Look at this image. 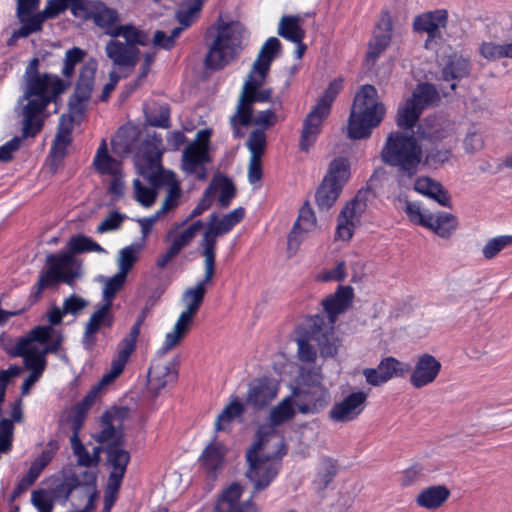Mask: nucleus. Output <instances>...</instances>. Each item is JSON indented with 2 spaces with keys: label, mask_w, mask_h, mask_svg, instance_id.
Masks as SVG:
<instances>
[{
  "label": "nucleus",
  "mask_w": 512,
  "mask_h": 512,
  "mask_svg": "<svg viewBox=\"0 0 512 512\" xmlns=\"http://www.w3.org/2000/svg\"><path fill=\"white\" fill-rule=\"evenodd\" d=\"M281 43L278 38L270 37L262 45L252 69L244 83L243 90L237 105L236 112L230 118L235 137L244 136L239 126H248L252 118V104L256 101H268L272 91L270 89H258L264 84L271 63L281 52Z\"/></svg>",
  "instance_id": "obj_1"
},
{
  "label": "nucleus",
  "mask_w": 512,
  "mask_h": 512,
  "mask_svg": "<svg viewBox=\"0 0 512 512\" xmlns=\"http://www.w3.org/2000/svg\"><path fill=\"white\" fill-rule=\"evenodd\" d=\"M39 61L34 58L30 62L25 76V88L20 103L22 106V136L34 137L43 126V112L47 105L60 93L64 86L60 78L50 74H38Z\"/></svg>",
  "instance_id": "obj_2"
},
{
  "label": "nucleus",
  "mask_w": 512,
  "mask_h": 512,
  "mask_svg": "<svg viewBox=\"0 0 512 512\" xmlns=\"http://www.w3.org/2000/svg\"><path fill=\"white\" fill-rule=\"evenodd\" d=\"M381 157L386 164L397 168L398 184L407 186L418 172L423 151L413 135L392 132L387 137Z\"/></svg>",
  "instance_id": "obj_3"
},
{
  "label": "nucleus",
  "mask_w": 512,
  "mask_h": 512,
  "mask_svg": "<svg viewBox=\"0 0 512 512\" xmlns=\"http://www.w3.org/2000/svg\"><path fill=\"white\" fill-rule=\"evenodd\" d=\"M282 436L271 424L259 427L255 440L246 451L248 469L246 477L256 479L259 469L266 470L268 479L276 476L279 470L278 458L285 454Z\"/></svg>",
  "instance_id": "obj_4"
},
{
  "label": "nucleus",
  "mask_w": 512,
  "mask_h": 512,
  "mask_svg": "<svg viewBox=\"0 0 512 512\" xmlns=\"http://www.w3.org/2000/svg\"><path fill=\"white\" fill-rule=\"evenodd\" d=\"M246 30L239 22H221L216 28H209L206 38H212L204 64L209 69L218 70L229 64L244 48Z\"/></svg>",
  "instance_id": "obj_5"
},
{
  "label": "nucleus",
  "mask_w": 512,
  "mask_h": 512,
  "mask_svg": "<svg viewBox=\"0 0 512 512\" xmlns=\"http://www.w3.org/2000/svg\"><path fill=\"white\" fill-rule=\"evenodd\" d=\"M161 153L153 143H147L136 156L135 165L139 174L153 186H166L167 193L161 205V212H169L179 205L182 191L173 172L160 166Z\"/></svg>",
  "instance_id": "obj_6"
},
{
  "label": "nucleus",
  "mask_w": 512,
  "mask_h": 512,
  "mask_svg": "<svg viewBox=\"0 0 512 512\" xmlns=\"http://www.w3.org/2000/svg\"><path fill=\"white\" fill-rule=\"evenodd\" d=\"M205 274L203 279L194 287L187 288L182 301L185 304V310L181 312L171 332L165 335L163 346L159 354L165 355L168 351L177 347L185 336L189 333L193 324L194 317L198 312L206 294V285H209L215 274V264L204 259Z\"/></svg>",
  "instance_id": "obj_7"
},
{
  "label": "nucleus",
  "mask_w": 512,
  "mask_h": 512,
  "mask_svg": "<svg viewBox=\"0 0 512 512\" xmlns=\"http://www.w3.org/2000/svg\"><path fill=\"white\" fill-rule=\"evenodd\" d=\"M385 106L379 100L377 89L369 84L356 93L348 122V136L363 139L371 135L384 118Z\"/></svg>",
  "instance_id": "obj_8"
},
{
  "label": "nucleus",
  "mask_w": 512,
  "mask_h": 512,
  "mask_svg": "<svg viewBox=\"0 0 512 512\" xmlns=\"http://www.w3.org/2000/svg\"><path fill=\"white\" fill-rule=\"evenodd\" d=\"M323 380L322 365L313 368L300 367L292 393L301 414H317L330 404L331 393Z\"/></svg>",
  "instance_id": "obj_9"
},
{
  "label": "nucleus",
  "mask_w": 512,
  "mask_h": 512,
  "mask_svg": "<svg viewBox=\"0 0 512 512\" xmlns=\"http://www.w3.org/2000/svg\"><path fill=\"white\" fill-rule=\"evenodd\" d=\"M63 342L61 332L51 326L33 328L26 337L15 345V356L23 358L24 364H42L46 367V355L56 353Z\"/></svg>",
  "instance_id": "obj_10"
},
{
  "label": "nucleus",
  "mask_w": 512,
  "mask_h": 512,
  "mask_svg": "<svg viewBox=\"0 0 512 512\" xmlns=\"http://www.w3.org/2000/svg\"><path fill=\"white\" fill-rule=\"evenodd\" d=\"M46 263L48 268L40 273L36 283L37 296L42 293V290L60 282L72 286L83 276L81 260L67 251L48 254Z\"/></svg>",
  "instance_id": "obj_11"
},
{
  "label": "nucleus",
  "mask_w": 512,
  "mask_h": 512,
  "mask_svg": "<svg viewBox=\"0 0 512 512\" xmlns=\"http://www.w3.org/2000/svg\"><path fill=\"white\" fill-rule=\"evenodd\" d=\"M245 216V210L242 207L219 218L216 214H211L207 229L201 240L202 255L205 260L215 264L217 239L230 232Z\"/></svg>",
  "instance_id": "obj_12"
},
{
  "label": "nucleus",
  "mask_w": 512,
  "mask_h": 512,
  "mask_svg": "<svg viewBox=\"0 0 512 512\" xmlns=\"http://www.w3.org/2000/svg\"><path fill=\"white\" fill-rule=\"evenodd\" d=\"M71 9L75 16L93 20L109 36L119 24L118 12L100 1L74 0Z\"/></svg>",
  "instance_id": "obj_13"
},
{
  "label": "nucleus",
  "mask_w": 512,
  "mask_h": 512,
  "mask_svg": "<svg viewBox=\"0 0 512 512\" xmlns=\"http://www.w3.org/2000/svg\"><path fill=\"white\" fill-rule=\"evenodd\" d=\"M405 213L412 223L426 227L442 238L449 237L457 227V220L454 215L444 212L427 213L416 202L407 201Z\"/></svg>",
  "instance_id": "obj_14"
},
{
  "label": "nucleus",
  "mask_w": 512,
  "mask_h": 512,
  "mask_svg": "<svg viewBox=\"0 0 512 512\" xmlns=\"http://www.w3.org/2000/svg\"><path fill=\"white\" fill-rule=\"evenodd\" d=\"M252 498L253 494L245 495L244 487L233 482L219 493L213 512H259Z\"/></svg>",
  "instance_id": "obj_15"
},
{
  "label": "nucleus",
  "mask_w": 512,
  "mask_h": 512,
  "mask_svg": "<svg viewBox=\"0 0 512 512\" xmlns=\"http://www.w3.org/2000/svg\"><path fill=\"white\" fill-rule=\"evenodd\" d=\"M449 24L448 11L446 9H436L417 15L413 20V30L417 33L427 34V45L429 41L442 40L444 33L457 37V35L447 32Z\"/></svg>",
  "instance_id": "obj_16"
},
{
  "label": "nucleus",
  "mask_w": 512,
  "mask_h": 512,
  "mask_svg": "<svg viewBox=\"0 0 512 512\" xmlns=\"http://www.w3.org/2000/svg\"><path fill=\"white\" fill-rule=\"evenodd\" d=\"M309 329L311 339L319 349L320 357L323 359L335 357L341 346V340L335 334L334 325L326 323L323 316L315 315L310 320Z\"/></svg>",
  "instance_id": "obj_17"
},
{
  "label": "nucleus",
  "mask_w": 512,
  "mask_h": 512,
  "mask_svg": "<svg viewBox=\"0 0 512 512\" xmlns=\"http://www.w3.org/2000/svg\"><path fill=\"white\" fill-rule=\"evenodd\" d=\"M367 195V191H359L354 199L341 210L338 217L336 239L347 241L352 237L354 228L366 210Z\"/></svg>",
  "instance_id": "obj_18"
},
{
  "label": "nucleus",
  "mask_w": 512,
  "mask_h": 512,
  "mask_svg": "<svg viewBox=\"0 0 512 512\" xmlns=\"http://www.w3.org/2000/svg\"><path fill=\"white\" fill-rule=\"evenodd\" d=\"M368 393L355 391L336 402L328 412V417L335 423L347 424L356 420L364 411Z\"/></svg>",
  "instance_id": "obj_19"
},
{
  "label": "nucleus",
  "mask_w": 512,
  "mask_h": 512,
  "mask_svg": "<svg viewBox=\"0 0 512 512\" xmlns=\"http://www.w3.org/2000/svg\"><path fill=\"white\" fill-rule=\"evenodd\" d=\"M127 414L126 408H116L105 412L100 420V431L94 439L107 447L121 446L123 442L122 420Z\"/></svg>",
  "instance_id": "obj_20"
},
{
  "label": "nucleus",
  "mask_w": 512,
  "mask_h": 512,
  "mask_svg": "<svg viewBox=\"0 0 512 512\" xmlns=\"http://www.w3.org/2000/svg\"><path fill=\"white\" fill-rule=\"evenodd\" d=\"M409 370L407 363L388 356L383 358L376 368H365L362 373L369 385L378 387L393 378L403 377Z\"/></svg>",
  "instance_id": "obj_21"
},
{
  "label": "nucleus",
  "mask_w": 512,
  "mask_h": 512,
  "mask_svg": "<svg viewBox=\"0 0 512 512\" xmlns=\"http://www.w3.org/2000/svg\"><path fill=\"white\" fill-rule=\"evenodd\" d=\"M441 363L429 353L421 354L415 361L409 382L415 389H421L432 384L440 374Z\"/></svg>",
  "instance_id": "obj_22"
},
{
  "label": "nucleus",
  "mask_w": 512,
  "mask_h": 512,
  "mask_svg": "<svg viewBox=\"0 0 512 512\" xmlns=\"http://www.w3.org/2000/svg\"><path fill=\"white\" fill-rule=\"evenodd\" d=\"M105 54L115 67L132 72L139 61L140 50L138 47L112 38L105 45Z\"/></svg>",
  "instance_id": "obj_23"
},
{
  "label": "nucleus",
  "mask_w": 512,
  "mask_h": 512,
  "mask_svg": "<svg viewBox=\"0 0 512 512\" xmlns=\"http://www.w3.org/2000/svg\"><path fill=\"white\" fill-rule=\"evenodd\" d=\"M178 370L172 361H154L148 371V389L158 395L166 386L174 384Z\"/></svg>",
  "instance_id": "obj_24"
},
{
  "label": "nucleus",
  "mask_w": 512,
  "mask_h": 512,
  "mask_svg": "<svg viewBox=\"0 0 512 512\" xmlns=\"http://www.w3.org/2000/svg\"><path fill=\"white\" fill-rule=\"evenodd\" d=\"M353 296V289L350 286H339L334 294L327 296L322 301L323 309L328 317L326 323L334 325L337 317L351 305Z\"/></svg>",
  "instance_id": "obj_25"
},
{
  "label": "nucleus",
  "mask_w": 512,
  "mask_h": 512,
  "mask_svg": "<svg viewBox=\"0 0 512 512\" xmlns=\"http://www.w3.org/2000/svg\"><path fill=\"white\" fill-rule=\"evenodd\" d=\"M114 316L111 307L101 304L90 316L85 326L82 339L83 346L91 349L96 343V334L102 327L110 328L113 325Z\"/></svg>",
  "instance_id": "obj_26"
},
{
  "label": "nucleus",
  "mask_w": 512,
  "mask_h": 512,
  "mask_svg": "<svg viewBox=\"0 0 512 512\" xmlns=\"http://www.w3.org/2000/svg\"><path fill=\"white\" fill-rule=\"evenodd\" d=\"M392 38V19L388 12L381 15L378 22L374 36L370 40L369 49L367 52V60L375 62L376 59L384 52L389 46Z\"/></svg>",
  "instance_id": "obj_27"
},
{
  "label": "nucleus",
  "mask_w": 512,
  "mask_h": 512,
  "mask_svg": "<svg viewBox=\"0 0 512 512\" xmlns=\"http://www.w3.org/2000/svg\"><path fill=\"white\" fill-rule=\"evenodd\" d=\"M330 111L324 105L319 106L316 104L314 109L307 115L303 123V129L300 140V149L308 151L309 148L315 143L320 127L323 121L328 117Z\"/></svg>",
  "instance_id": "obj_28"
},
{
  "label": "nucleus",
  "mask_w": 512,
  "mask_h": 512,
  "mask_svg": "<svg viewBox=\"0 0 512 512\" xmlns=\"http://www.w3.org/2000/svg\"><path fill=\"white\" fill-rule=\"evenodd\" d=\"M226 453L227 448L214 439L205 446L200 454L199 465L207 474L215 476L224 466Z\"/></svg>",
  "instance_id": "obj_29"
},
{
  "label": "nucleus",
  "mask_w": 512,
  "mask_h": 512,
  "mask_svg": "<svg viewBox=\"0 0 512 512\" xmlns=\"http://www.w3.org/2000/svg\"><path fill=\"white\" fill-rule=\"evenodd\" d=\"M317 221L314 212L308 206L300 209L299 217L288 236V248L297 250L304 235L315 230Z\"/></svg>",
  "instance_id": "obj_30"
},
{
  "label": "nucleus",
  "mask_w": 512,
  "mask_h": 512,
  "mask_svg": "<svg viewBox=\"0 0 512 512\" xmlns=\"http://www.w3.org/2000/svg\"><path fill=\"white\" fill-rule=\"evenodd\" d=\"M277 396L276 386L268 380H258L249 385L246 402L255 407L262 408L273 401Z\"/></svg>",
  "instance_id": "obj_31"
},
{
  "label": "nucleus",
  "mask_w": 512,
  "mask_h": 512,
  "mask_svg": "<svg viewBox=\"0 0 512 512\" xmlns=\"http://www.w3.org/2000/svg\"><path fill=\"white\" fill-rule=\"evenodd\" d=\"M451 492L445 485H433L422 489L416 496L417 506L426 510H436L449 499Z\"/></svg>",
  "instance_id": "obj_32"
},
{
  "label": "nucleus",
  "mask_w": 512,
  "mask_h": 512,
  "mask_svg": "<svg viewBox=\"0 0 512 512\" xmlns=\"http://www.w3.org/2000/svg\"><path fill=\"white\" fill-rule=\"evenodd\" d=\"M414 189L416 192L433 199L444 207H450V196L444 187L436 180L428 176H422L415 180Z\"/></svg>",
  "instance_id": "obj_33"
},
{
  "label": "nucleus",
  "mask_w": 512,
  "mask_h": 512,
  "mask_svg": "<svg viewBox=\"0 0 512 512\" xmlns=\"http://www.w3.org/2000/svg\"><path fill=\"white\" fill-rule=\"evenodd\" d=\"M141 325L139 323H134L131 327L128 336L121 340L117 347V354L115 358L111 361V364L114 366V369L121 370L123 372L130 356L134 352L136 348L137 338L140 334Z\"/></svg>",
  "instance_id": "obj_34"
},
{
  "label": "nucleus",
  "mask_w": 512,
  "mask_h": 512,
  "mask_svg": "<svg viewBox=\"0 0 512 512\" xmlns=\"http://www.w3.org/2000/svg\"><path fill=\"white\" fill-rule=\"evenodd\" d=\"M209 161L207 147L202 143H191L183 151L182 168L192 174L204 163Z\"/></svg>",
  "instance_id": "obj_35"
},
{
  "label": "nucleus",
  "mask_w": 512,
  "mask_h": 512,
  "mask_svg": "<svg viewBox=\"0 0 512 512\" xmlns=\"http://www.w3.org/2000/svg\"><path fill=\"white\" fill-rule=\"evenodd\" d=\"M454 132L453 123L444 117L429 118L426 121V127L422 131V136L430 141H442L452 137Z\"/></svg>",
  "instance_id": "obj_36"
},
{
  "label": "nucleus",
  "mask_w": 512,
  "mask_h": 512,
  "mask_svg": "<svg viewBox=\"0 0 512 512\" xmlns=\"http://www.w3.org/2000/svg\"><path fill=\"white\" fill-rule=\"evenodd\" d=\"M471 64L462 55H450L442 69V78L446 81H456L469 76Z\"/></svg>",
  "instance_id": "obj_37"
},
{
  "label": "nucleus",
  "mask_w": 512,
  "mask_h": 512,
  "mask_svg": "<svg viewBox=\"0 0 512 512\" xmlns=\"http://www.w3.org/2000/svg\"><path fill=\"white\" fill-rule=\"evenodd\" d=\"M96 171L103 175H120L121 162L109 155L106 141L103 139L93 160Z\"/></svg>",
  "instance_id": "obj_38"
},
{
  "label": "nucleus",
  "mask_w": 512,
  "mask_h": 512,
  "mask_svg": "<svg viewBox=\"0 0 512 512\" xmlns=\"http://www.w3.org/2000/svg\"><path fill=\"white\" fill-rule=\"evenodd\" d=\"M121 373V370H115L114 366L111 364L110 369L101 377L99 382L91 388V390L87 393L84 399L76 406L79 407V409L88 411L90 407L95 403L96 399L99 396V393L105 387L113 383L121 375Z\"/></svg>",
  "instance_id": "obj_39"
},
{
  "label": "nucleus",
  "mask_w": 512,
  "mask_h": 512,
  "mask_svg": "<svg viewBox=\"0 0 512 512\" xmlns=\"http://www.w3.org/2000/svg\"><path fill=\"white\" fill-rule=\"evenodd\" d=\"M144 249V242H135L122 248L117 257L118 274L127 277Z\"/></svg>",
  "instance_id": "obj_40"
},
{
  "label": "nucleus",
  "mask_w": 512,
  "mask_h": 512,
  "mask_svg": "<svg viewBox=\"0 0 512 512\" xmlns=\"http://www.w3.org/2000/svg\"><path fill=\"white\" fill-rule=\"evenodd\" d=\"M72 118L62 115L59 121V128L56 134L52 154L56 158H62L66 154V148L71 141Z\"/></svg>",
  "instance_id": "obj_41"
},
{
  "label": "nucleus",
  "mask_w": 512,
  "mask_h": 512,
  "mask_svg": "<svg viewBox=\"0 0 512 512\" xmlns=\"http://www.w3.org/2000/svg\"><path fill=\"white\" fill-rule=\"evenodd\" d=\"M350 176L349 163L344 157H337L332 160L329 164L327 174L325 175V181L333 184L340 189L343 188L345 183L348 181Z\"/></svg>",
  "instance_id": "obj_42"
},
{
  "label": "nucleus",
  "mask_w": 512,
  "mask_h": 512,
  "mask_svg": "<svg viewBox=\"0 0 512 512\" xmlns=\"http://www.w3.org/2000/svg\"><path fill=\"white\" fill-rule=\"evenodd\" d=\"M410 99L423 111L425 108L437 105L440 95L433 84L421 83L413 91Z\"/></svg>",
  "instance_id": "obj_43"
},
{
  "label": "nucleus",
  "mask_w": 512,
  "mask_h": 512,
  "mask_svg": "<svg viewBox=\"0 0 512 512\" xmlns=\"http://www.w3.org/2000/svg\"><path fill=\"white\" fill-rule=\"evenodd\" d=\"M111 37L116 39L123 37L125 44H131L134 47L146 46L149 42L147 33L132 24H118Z\"/></svg>",
  "instance_id": "obj_44"
},
{
  "label": "nucleus",
  "mask_w": 512,
  "mask_h": 512,
  "mask_svg": "<svg viewBox=\"0 0 512 512\" xmlns=\"http://www.w3.org/2000/svg\"><path fill=\"white\" fill-rule=\"evenodd\" d=\"M277 33L291 42H301L305 37V31L300 26L298 16H283L280 19Z\"/></svg>",
  "instance_id": "obj_45"
},
{
  "label": "nucleus",
  "mask_w": 512,
  "mask_h": 512,
  "mask_svg": "<svg viewBox=\"0 0 512 512\" xmlns=\"http://www.w3.org/2000/svg\"><path fill=\"white\" fill-rule=\"evenodd\" d=\"M478 51L487 61H497L502 58L512 59V40L502 44L485 41L480 44Z\"/></svg>",
  "instance_id": "obj_46"
},
{
  "label": "nucleus",
  "mask_w": 512,
  "mask_h": 512,
  "mask_svg": "<svg viewBox=\"0 0 512 512\" xmlns=\"http://www.w3.org/2000/svg\"><path fill=\"white\" fill-rule=\"evenodd\" d=\"M297 346L298 360L303 364L301 367H317L316 361L318 359V355L316 343L311 339L310 331L305 337L297 339Z\"/></svg>",
  "instance_id": "obj_47"
},
{
  "label": "nucleus",
  "mask_w": 512,
  "mask_h": 512,
  "mask_svg": "<svg viewBox=\"0 0 512 512\" xmlns=\"http://www.w3.org/2000/svg\"><path fill=\"white\" fill-rule=\"evenodd\" d=\"M68 253H72L74 257L77 254L96 252L106 253V250L92 238L85 235H75L69 238L67 242Z\"/></svg>",
  "instance_id": "obj_48"
},
{
  "label": "nucleus",
  "mask_w": 512,
  "mask_h": 512,
  "mask_svg": "<svg viewBox=\"0 0 512 512\" xmlns=\"http://www.w3.org/2000/svg\"><path fill=\"white\" fill-rule=\"evenodd\" d=\"M342 189L323 180L316 191V204L320 210H329L338 199Z\"/></svg>",
  "instance_id": "obj_49"
},
{
  "label": "nucleus",
  "mask_w": 512,
  "mask_h": 512,
  "mask_svg": "<svg viewBox=\"0 0 512 512\" xmlns=\"http://www.w3.org/2000/svg\"><path fill=\"white\" fill-rule=\"evenodd\" d=\"M422 110L409 98L398 108L396 122L401 128H412L418 120Z\"/></svg>",
  "instance_id": "obj_50"
},
{
  "label": "nucleus",
  "mask_w": 512,
  "mask_h": 512,
  "mask_svg": "<svg viewBox=\"0 0 512 512\" xmlns=\"http://www.w3.org/2000/svg\"><path fill=\"white\" fill-rule=\"evenodd\" d=\"M243 410L244 407L241 401L236 397L232 398L218 415L215 423L216 430L220 431L226 429L227 425H229L233 419L239 417Z\"/></svg>",
  "instance_id": "obj_51"
},
{
  "label": "nucleus",
  "mask_w": 512,
  "mask_h": 512,
  "mask_svg": "<svg viewBox=\"0 0 512 512\" xmlns=\"http://www.w3.org/2000/svg\"><path fill=\"white\" fill-rule=\"evenodd\" d=\"M127 277L116 273L105 281L103 287V303L112 307L113 300L117 293L124 287Z\"/></svg>",
  "instance_id": "obj_52"
},
{
  "label": "nucleus",
  "mask_w": 512,
  "mask_h": 512,
  "mask_svg": "<svg viewBox=\"0 0 512 512\" xmlns=\"http://www.w3.org/2000/svg\"><path fill=\"white\" fill-rule=\"evenodd\" d=\"M337 473L336 462L331 458L320 461L315 483L320 489H325Z\"/></svg>",
  "instance_id": "obj_53"
},
{
  "label": "nucleus",
  "mask_w": 512,
  "mask_h": 512,
  "mask_svg": "<svg viewBox=\"0 0 512 512\" xmlns=\"http://www.w3.org/2000/svg\"><path fill=\"white\" fill-rule=\"evenodd\" d=\"M293 404L292 399L287 397L271 410L270 420L273 427L293 418L295 415Z\"/></svg>",
  "instance_id": "obj_54"
},
{
  "label": "nucleus",
  "mask_w": 512,
  "mask_h": 512,
  "mask_svg": "<svg viewBox=\"0 0 512 512\" xmlns=\"http://www.w3.org/2000/svg\"><path fill=\"white\" fill-rule=\"evenodd\" d=\"M108 462L112 466V471L125 473L130 460L129 453L120 448V446L107 447Z\"/></svg>",
  "instance_id": "obj_55"
},
{
  "label": "nucleus",
  "mask_w": 512,
  "mask_h": 512,
  "mask_svg": "<svg viewBox=\"0 0 512 512\" xmlns=\"http://www.w3.org/2000/svg\"><path fill=\"white\" fill-rule=\"evenodd\" d=\"M134 197L144 207H150L155 203L157 197L156 188L158 186L151 187L144 186L139 179L133 181Z\"/></svg>",
  "instance_id": "obj_56"
},
{
  "label": "nucleus",
  "mask_w": 512,
  "mask_h": 512,
  "mask_svg": "<svg viewBox=\"0 0 512 512\" xmlns=\"http://www.w3.org/2000/svg\"><path fill=\"white\" fill-rule=\"evenodd\" d=\"M94 85L77 82L73 99L70 102V109L73 112L81 113L85 103L90 99Z\"/></svg>",
  "instance_id": "obj_57"
},
{
  "label": "nucleus",
  "mask_w": 512,
  "mask_h": 512,
  "mask_svg": "<svg viewBox=\"0 0 512 512\" xmlns=\"http://www.w3.org/2000/svg\"><path fill=\"white\" fill-rule=\"evenodd\" d=\"M54 495L46 489H37L31 493V503L39 512H52Z\"/></svg>",
  "instance_id": "obj_58"
},
{
  "label": "nucleus",
  "mask_w": 512,
  "mask_h": 512,
  "mask_svg": "<svg viewBox=\"0 0 512 512\" xmlns=\"http://www.w3.org/2000/svg\"><path fill=\"white\" fill-rule=\"evenodd\" d=\"M512 245V236L503 235L490 239L483 247L482 254L485 259H493L502 249Z\"/></svg>",
  "instance_id": "obj_59"
},
{
  "label": "nucleus",
  "mask_w": 512,
  "mask_h": 512,
  "mask_svg": "<svg viewBox=\"0 0 512 512\" xmlns=\"http://www.w3.org/2000/svg\"><path fill=\"white\" fill-rule=\"evenodd\" d=\"M182 32L183 27H175L171 31L170 35H167L164 31L157 30L153 35V45L161 49L170 50L172 47H174L176 39Z\"/></svg>",
  "instance_id": "obj_60"
},
{
  "label": "nucleus",
  "mask_w": 512,
  "mask_h": 512,
  "mask_svg": "<svg viewBox=\"0 0 512 512\" xmlns=\"http://www.w3.org/2000/svg\"><path fill=\"white\" fill-rule=\"evenodd\" d=\"M85 56H86V52L79 47H73L71 49H68L65 53L64 67L62 69V74L65 77L72 76L75 71V66L78 63L82 62Z\"/></svg>",
  "instance_id": "obj_61"
},
{
  "label": "nucleus",
  "mask_w": 512,
  "mask_h": 512,
  "mask_svg": "<svg viewBox=\"0 0 512 512\" xmlns=\"http://www.w3.org/2000/svg\"><path fill=\"white\" fill-rule=\"evenodd\" d=\"M194 239L191 231L184 229L181 232L171 230L168 232L166 240L170 241V247L179 254L183 248L188 246Z\"/></svg>",
  "instance_id": "obj_62"
},
{
  "label": "nucleus",
  "mask_w": 512,
  "mask_h": 512,
  "mask_svg": "<svg viewBox=\"0 0 512 512\" xmlns=\"http://www.w3.org/2000/svg\"><path fill=\"white\" fill-rule=\"evenodd\" d=\"M247 146L251 153V157L261 158L266 147V136L261 130L251 132Z\"/></svg>",
  "instance_id": "obj_63"
},
{
  "label": "nucleus",
  "mask_w": 512,
  "mask_h": 512,
  "mask_svg": "<svg viewBox=\"0 0 512 512\" xmlns=\"http://www.w3.org/2000/svg\"><path fill=\"white\" fill-rule=\"evenodd\" d=\"M346 276L345 262L340 261L335 265V267L320 271L315 278L319 282H330L342 281Z\"/></svg>",
  "instance_id": "obj_64"
}]
</instances>
